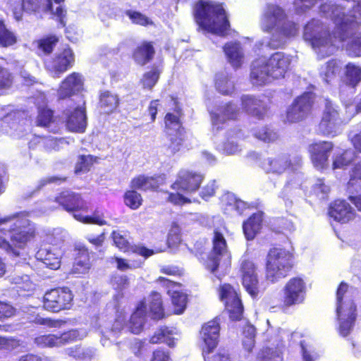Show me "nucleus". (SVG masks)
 Here are the masks:
<instances>
[{"label": "nucleus", "instance_id": "a18cd8bd", "mask_svg": "<svg viewBox=\"0 0 361 361\" xmlns=\"http://www.w3.org/2000/svg\"><path fill=\"white\" fill-rule=\"evenodd\" d=\"M168 293L171 295V302L174 307V313L176 314H182L186 307V295L175 290H169Z\"/></svg>", "mask_w": 361, "mask_h": 361}, {"label": "nucleus", "instance_id": "9d476101", "mask_svg": "<svg viewBox=\"0 0 361 361\" xmlns=\"http://www.w3.org/2000/svg\"><path fill=\"white\" fill-rule=\"evenodd\" d=\"M345 123L341 106L329 99L324 100L321 121L317 127L319 133L334 137L341 133Z\"/></svg>", "mask_w": 361, "mask_h": 361}, {"label": "nucleus", "instance_id": "dca6fc26", "mask_svg": "<svg viewBox=\"0 0 361 361\" xmlns=\"http://www.w3.org/2000/svg\"><path fill=\"white\" fill-rule=\"evenodd\" d=\"M83 335L76 329L64 332L60 334H46L37 336L35 343L39 348L61 347L78 339H81Z\"/></svg>", "mask_w": 361, "mask_h": 361}, {"label": "nucleus", "instance_id": "e433bc0d", "mask_svg": "<svg viewBox=\"0 0 361 361\" xmlns=\"http://www.w3.org/2000/svg\"><path fill=\"white\" fill-rule=\"evenodd\" d=\"M159 185V180L157 178L149 177L145 176H138L134 178L130 182V187L133 189L141 190H153L157 189Z\"/></svg>", "mask_w": 361, "mask_h": 361}, {"label": "nucleus", "instance_id": "e2e57ef3", "mask_svg": "<svg viewBox=\"0 0 361 361\" xmlns=\"http://www.w3.org/2000/svg\"><path fill=\"white\" fill-rule=\"evenodd\" d=\"M159 78V72L157 68L146 73L142 80L144 87L152 89L158 81Z\"/></svg>", "mask_w": 361, "mask_h": 361}, {"label": "nucleus", "instance_id": "5fc2aeb1", "mask_svg": "<svg viewBox=\"0 0 361 361\" xmlns=\"http://www.w3.org/2000/svg\"><path fill=\"white\" fill-rule=\"evenodd\" d=\"M354 159V153L351 150H346L335 157L333 161V169H341L348 165Z\"/></svg>", "mask_w": 361, "mask_h": 361}, {"label": "nucleus", "instance_id": "603ef678", "mask_svg": "<svg viewBox=\"0 0 361 361\" xmlns=\"http://www.w3.org/2000/svg\"><path fill=\"white\" fill-rule=\"evenodd\" d=\"M281 353L276 348H266L257 355V361H282Z\"/></svg>", "mask_w": 361, "mask_h": 361}, {"label": "nucleus", "instance_id": "6ab92c4d", "mask_svg": "<svg viewBox=\"0 0 361 361\" xmlns=\"http://www.w3.org/2000/svg\"><path fill=\"white\" fill-rule=\"evenodd\" d=\"M240 112L238 106L232 102L221 104L216 111L210 112L212 130L218 132L226 121L236 119Z\"/></svg>", "mask_w": 361, "mask_h": 361}, {"label": "nucleus", "instance_id": "680f3d73", "mask_svg": "<svg viewBox=\"0 0 361 361\" xmlns=\"http://www.w3.org/2000/svg\"><path fill=\"white\" fill-rule=\"evenodd\" d=\"M37 125L43 127H49L53 122V112L49 109H40L37 116Z\"/></svg>", "mask_w": 361, "mask_h": 361}, {"label": "nucleus", "instance_id": "393cba45", "mask_svg": "<svg viewBox=\"0 0 361 361\" xmlns=\"http://www.w3.org/2000/svg\"><path fill=\"white\" fill-rule=\"evenodd\" d=\"M61 251L56 247L49 244L41 245L36 252L35 257L51 269H57L61 264Z\"/></svg>", "mask_w": 361, "mask_h": 361}, {"label": "nucleus", "instance_id": "58836bf2", "mask_svg": "<svg viewBox=\"0 0 361 361\" xmlns=\"http://www.w3.org/2000/svg\"><path fill=\"white\" fill-rule=\"evenodd\" d=\"M216 88L223 94H231L234 92V81L227 74L218 73L216 75Z\"/></svg>", "mask_w": 361, "mask_h": 361}, {"label": "nucleus", "instance_id": "7ed1b4c3", "mask_svg": "<svg viewBox=\"0 0 361 361\" xmlns=\"http://www.w3.org/2000/svg\"><path fill=\"white\" fill-rule=\"evenodd\" d=\"M263 32L271 35L266 47L278 49L284 46L291 38L299 32V25L288 19L283 8L276 4H268L264 8L259 20Z\"/></svg>", "mask_w": 361, "mask_h": 361}, {"label": "nucleus", "instance_id": "79ce46f5", "mask_svg": "<svg viewBox=\"0 0 361 361\" xmlns=\"http://www.w3.org/2000/svg\"><path fill=\"white\" fill-rule=\"evenodd\" d=\"M168 134L170 142L166 147V154L170 157L180 150L185 138V132L179 131V133H176L174 135L169 132Z\"/></svg>", "mask_w": 361, "mask_h": 361}, {"label": "nucleus", "instance_id": "6e6552de", "mask_svg": "<svg viewBox=\"0 0 361 361\" xmlns=\"http://www.w3.org/2000/svg\"><path fill=\"white\" fill-rule=\"evenodd\" d=\"M56 202L67 212H73V217L83 224H94L100 226L106 224L103 214L98 210H96L92 216L83 215L78 212V211L87 212L88 209L87 203L79 194L68 190L63 191L56 197Z\"/></svg>", "mask_w": 361, "mask_h": 361}, {"label": "nucleus", "instance_id": "1a4fd4ad", "mask_svg": "<svg viewBox=\"0 0 361 361\" xmlns=\"http://www.w3.org/2000/svg\"><path fill=\"white\" fill-rule=\"evenodd\" d=\"M293 265V255L289 251L282 248L271 249L267 259V279L275 283L285 278Z\"/></svg>", "mask_w": 361, "mask_h": 361}, {"label": "nucleus", "instance_id": "b1692460", "mask_svg": "<svg viewBox=\"0 0 361 361\" xmlns=\"http://www.w3.org/2000/svg\"><path fill=\"white\" fill-rule=\"evenodd\" d=\"M333 148L331 142H319L309 147L312 161L317 169H323L328 164L329 153Z\"/></svg>", "mask_w": 361, "mask_h": 361}, {"label": "nucleus", "instance_id": "bf43d9fd", "mask_svg": "<svg viewBox=\"0 0 361 361\" xmlns=\"http://www.w3.org/2000/svg\"><path fill=\"white\" fill-rule=\"evenodd\" d=\"M126 15L129 17L131 21L140 25H147L149 24H152V22L150 20L149 18L142 14L140 12L127 10L125 12Z\"/></svg>", "mask_w": 361, "mask_h": 361}, {"label": "nucleus", "instance_id": "de8ad7c7", "mask_svg": "<svg viewBox=\"0 0 361 361\" xmlns=\"http://www.w3.org/2000/svg\"><path fill=\"white\" fill-rule=\"evenodd\" d=\"M181 115L180 110H176L174 113H167L165 116V125L168 130H173L175 133L179 131L185 132L182 128L180 121Z\"/></svg>", "mask_w": 361, "mask_h": 361}, {"label": "nucleus", "instance_id": "aec40b11", "mask_svg": "<svg viewBox=\"0 0 361 361\" xmlns=\"http://www.w3.org/2000/svg\"><path fill=\"white\" fill-rule=\"evenodd\" d=\"M74 63L73 51L66 48L61 51L57 52L54 59L46 62L47 70L51 73L53 77L59 78L71 68Z\"/></svg>", "mask_w": 361, "mask_h": 361}, {"label": "nucleus", "instance_id": "c756f323", "mask_svg": "<svg viewBox=\"0 0 361 361\" xmlns=\"http://www.w3.org/2000/svg\"><path fill=\"white\" fill-rule=\"evenodd\" d=\"M147 316V305L140 302L133 313L130 321V330L134 334H137L142 330Z\"/></svg>", "mask_w": 361, "mask_h": 361}, {"label": "nucleus", "instance_id": "a878e982", "mask_svg": "<svg viewBox=\"0 0 361 361\" xmlns=\"http://www.w3.org/2000/svg\"><path fill=\"white\" fill-rule=\"evenodd\" d=\"M126 318L118 315L113 323L106 322L101 329V343L103 346H108L114 341L124 329Z\"/></svg>", "mask_w": 361, "mask_h": 361}, {"label": "nucleus", "instance_id": "f8f14e48", "mask_svg": "<svg viewBox=\"0 0 361 361\" xmlns=\"http://www.w3.org/2000/svg\"><path fill=\"white\" fill-rule=\"evenodd\" d=\"M314 101V95L310 92L296 97L286 109L284 122L296 123L305 120L311 113Z\"/></svg>", "mask_w": 361, "mask_h": 361}, {"label": "nucleus", "instance_id": "39448f33", "mask_svg": "<svg viewBox=\"0 0 361 361\" xmlns=\"http://www.w3.org/2000/svg\"><path fill=\"white\" fill-rule=\"evenodd\" d=\"M291 59L283 52H276L269 59L259 57L253 61L250 70V80L255 85H264L274 80L284 78Z\"/></svg>", "mask_w": 361, "mask_h": 361}, {"label": "nucleus", "instance_id": "bb28decb", "mask_svg": "<svg viewBox=\"0 0 361 361\" xmlns=\"http://www.w3.org/2000/svg\"><path fill=\"white\" fill-rule=\"evenodd\" d=\"M82 75L77 73H73L62 82L58 90L59 98L63 99L78 94L82 90Z\"/></svg>", "mask_w": 361, "mask_h": 361}, {"label": "nucleus", "instance_id": "5701e85b", "mask_svg": "<svg viewBox=\"0 0 361 361\" xmlns=\"http://www.w3.org/2000/svg\"><path fill=\"white\" fill-rule=\"evenodd\" d=\"M240 271L243 286L255 297L258 293V276L255 264L252 261L245 259L242 261Z\"/></svg>", "mask_w": 361, "mask_h": 361}, {"label": "nucleus", "instance_id": "a211bd4d", "mask_svg": "<svg viewBox=\"0 0 361 361\" xmlns=\"http://www.w3.org/2000/svg\"><path fill=\"white\" fill-rule=\"evenodd\" d=\"M283 302L286 306L302 303L305 298L306 284L298 277L290 279L283 288Z\"/></svg>", "mask_w": 361, "mask_h": 361}, {"label": "nucleus", "instance_id": "4c0bfd02", "mask_svg": "<svg viewBox=\"0 0 361 361\" xmlns=\"http://www.w3.org/2000/svg\"><path fill=\"white\" fill-rule=\"evenodd\" d=\"M149 314L152 319H159L164 317V309L161 295L154 292L148 298Z\"/></svg>", "mask_w": 361, "mask_h": 361}, {"label": "nucleus", "instance_id": "cd10ccee", "mask_svg": "<svg viewBox=\"0 0 361 361\" xmlns=\"http://www.w3.org/2000/svg\"><path fill=\"white\" fill-rule=\"evenodd\" d=\"M329 215L335 221L345 224L352 220L355 212L351 206L344 200H336L329 209Z\"/></svg>", "mask_w": 361, "mask_h": 361}, {"label": "nucleus", "instance_id": "a19ab883", "mask_svg": "<svg viewBox=\"0 0 361 361\" xmlns=\"http://www.w3.org/2000/svg\"><path fill=\"white\" fill-rule=\"evenodd\" d=\"M347 188L350 193L361 188V161L355 164L350 171Z\"/></svg>", "mask_w": 361, "mask_h": 361}, {"label": "nucleus", "instance_id": "2f4dec72", "mask_svg": "<svg viewBox=\"0 0 361 361\" xmlns=\"http://www.w3.org/2000/svg\"><path fill=\"white\" fill-rule=\"evenodd\" d=\"M262 213L257 212L253 214L246 221L243 223V229L245 238L248 240H252L257 233L262 228Z\"/></svg>", "mask_w": 361, "mask_h": 361}, {"label": "nucleus", "instance_id": "f03ea898", "mask_svg": "<svg viewBox=\"0 0 361 361\" xmlns=\"http://www.w3.org/2000/svg\"><path fill=\"white\" fill-rule=\"evenodd\" d=\"M25 212L0 219V249L16 257L34 237L35 228Z\"/></svg>", "mask_w": 361, "mask_h": 361}, {"label": "nucleus", "instance_id": "864d4df0", "mask_svg": "<svg viewBox=\"0 0 361 361\" xmlns=\"http://www.w3.org/2000/svg\"><path fill=\"white\" fill-rule=\"evenodd\" d=\"M142 199L140 193L134 190L127 191L124 195V202L132 209H138L142 204Z\"/></svg>", "mask_w": 361, "mask_h": 361}, {"label": "nucleus", "instance_id": "052dcab7", "mask_svg": "<svg viewBox=\"0 0 361 361\" xmlns=\"http://www.w3.org/2000/svg\"><path fill=\"white\" fill-rule=\"evenodd\" d=\"M12 81L11 73L0 63V95L11 86Z\"/></svg>", "mask_w": 361, "mask_h": 361}, {"label": "nucleus", "instance_id": "20e7f679", "mask_svg": "<svg viewBox=\"0 0 361 361\" xmlns=\"http://www.w3.org/2000/svg\"><path fill=\"white\" fill-rule=\"evenodd\" d=\"M302 165V159L300 155L290 157L286 154L264 158L260 167L266 173L281 176L290 169L293 177L290 178L281 192V197L287 207L292 206L293 190L298 189L302 183L304 175L300 171Z\"/></svg>", "mask_w": 361, "mask_h": 361}, {"label": "nucleus", "instance_id": "49530a36", "mask_svg": "<svg viewBox=\"0 0 361 361\" xmlns=\"http://www.w3.org/2000/svg\"><path fill=\"white\" fill-rule=\"evenodd\" d=\"M252 133L255 137L264 142H274L279 137L278 133L276 131L267 126L252 129Z\"/></svg>", "mask_w": 361, "mask_h": 361}, {"label": "nucleus", "instance_id": "c9c22d12", "mask_svg": "<svg viewBox=\"0 0 361 361\" xmlns=\"http://www.w3.org/2000/svg\"><path fill=\"white\" fill-rule=\"evenodd\" d=\"M154 54V49L151 42H144L134 51L133 57L137 63L145 65L151 61Z\"/></svg>", "mask_w": 361, "mask_h": 361}, {"label": "nucleus", "instance_id": "13d9d810", "mask_svg": "<svg viewBox=\"0 0 361 361\" xmlns=\"http://www.w3.org/2000/svg\"><path fill=\"white\" fill-rule=\"evenodd\" d=\"M58 39L55 36H50L38 41L39 50L45 54H50L55 47Z\"/></svg>", "mask_w": 361, "mask_h": 361}, {"label": "nucleus", "instance_id": "0eeeda50", "mask_svg": "<svg viewBox=\"0 0 361 361\" xmlns=\"http://www.w3.org/2000/svg\"><path fill=\"white\" fill-rule=\"evenodd\" d=\"M336 314L339 322V333L345 337L350 334L356 319V306L353 291L341 283L336 293Z\"/></svg>", "mask_w": 361, "mask_h": 361}, {"label": "nucleus", "instance_id": "9b49d317", "mask_svg": "<svg viewBox=\"0 0 361 361\" xmlns=\"http://www.w3.org/2000/svg\"><path fill=\"white\" fill-rule=\"evenodd\" d=\"M219 329V323L217 319L207 322L202 328L200 335L205 345L202 350L205 361H231L228 353L224 350L210 356L212 350L218 344Z\"/></svg>", "mask_w": 361, "mask_h": 361}, {"label": "nucleus", "instance_id": "09e8293b", "mask_svg": "<svg viewBox=\"0 0 361 361\" xmlns=\"http://www.w3.org/2000/svg\"><path fill=\"white\" fill-rule=\"evenodd\" d=\"M17 37L14 32L10 30L2 20H0V46L8 47L15 44Z\"/></svg>", "mask_w": 361, "mask_h": 361}, {"label": "nucleus", "instance_id": "f257e3e1", "mask_svg": "<svg viewBox=\"0 0 361 361\" xmlns=\"http://www.w3.org/2000/svg\"><path fill=\"white\" fill-rule=\"evenodd\" d=\"M321 13L335 24L331 35L326 27L319 20L313 19L304 27L303 38L309 42L319 58H324L336 51L338 43L345 41L353 34L355 27L361 25V1L346 14L341 3H324L320 6Z\"/></svg>", "mask_w": 361, "mask_h": 361}, {"label": "nucleus", "instance_id": "338daca9", "mask_svg": "<svg viewBox=\"0 0 361 361\" xmlns=\"http://www.w3.org/2000/svg\"><path fill=\"white\" fill-rule=\"evenodd\" d=\"M16 117L15 112L11 106H0V121L3 123H9Z\"/></svg>", "mask_w": 361, "mask_h": 361}, {"label": "nucleus", "instance_id": "473e14b6", "mask_svg": "<svg viewBox=\"0 0 361 361\" xmlns=\"http://www.w3.org/2000/svg\"><path fill=\"white\" fill-rule=\"evenodd\" d=\"M224 51L232 66L239 68L242 65L243 53L240 43H227L224 47Z\"/></svg>", "mask_w": 361, "mask_h": 361}, {"label": "nucleus", "instance_id": "8fccbe9b", "mask_svg": "<svg viewBox=\"0 0 361 361\" xmlns=\"http://www.w3.org/2000/svg\"><path fill=\"white\" fill-rule=\"evenodd\" d=\"M345 75L347 82L354 87L361 81V68L349 63L345 66Z\"/></svg>", "mask_w": 361, "mask_h": 361}, {"label": "nucleus", "instance_id": "2eb2a0df", "mask_svg": "<svg viewBox=\"0 0 361 361\" xmlns=\"http://www.w3.org/2000/svg\"><path fill=\"white\" fill-rule=\"evenodd\" d=\"M213 249L207 261L206 267L213 274H215L220 265L221 260L224 259V264L227 266L230 256L226 250V242L221 233L215 230L213 238Z\"/></svg>", "mask_w": 361, "mask_h": 361}, {"label": "nucleus", "instance_id": "72a5a7b5", "mask_svg": "<svg viewBox=\"0 0 361 361\" xmlns=\"http://www.w3.org/2000/svg\"><path fill=\"white\" fill-rule=\"evenodd\" d=\"M178 334L175 329L169 327H161L157 330L154 336L150 338V343H165L169 347H173L175 345V341L178 339Z\"/></svg>", "mask_w": 361, "mask_h": 361}, {"label": "nucleus", "instance_id": "ddd939ff", "mask_svg": "<svg viewBox=\"0 0 361 361\" xmlns=\"http://www.w3.org/2000/svg\"><path fill=\"white\" fill-rule=\"evenodd\" d=\"M64 0H23L22 6L24 11L32 13L39 11L50 12L59 18L60 24L66 25V10L61 4Z\"/></svg>", "mask_w": 361, "mask_h": 361}, {"label": "nucleus", "instance_id": "0e129e2a", "mask_svg": "<svg viewBox=\"0 0 361 361\" xmlns=\"http://www.w3.org/2000/svg\"><path fill=\"white\" fill-rule=\"evenodd\" d=\"M300 347L303 361H315L319 357L318 354L314 350L313 347L307 344L305 341H301Z\"/></svg>", "mask_w": 361, "mask_h": 361}, {"label": "nucleus", "instance_id": "7c9ffc66", "mask_svg": "<svg viewBox=\"0 0 361 361\" xmlns=\"http://www.w3.org/2000/svg\"><path fill=\"white\" fill-rule=\"evenodd\" d=\"M341 71V63L340 61L331 59L323 65L319 70L320 77L323 81L330 83L340 74Z\"/></svg>", "mask_w": 361, "mask_h": 361}, {"label": "nucleus", "instance_id": "f704fd0d", "mask_svg": "<svg viewBox=\"0 0 361 361\" xmlns=\"http://www.w3.org/2000/svg\"><path fill=\"white\" fill-rule=\"evenodd\" d=\"M69 142L65 138L56 137H35L29 143L30 148H34L35 145L44 147L47 150H59L63 145H68Z\"/></svg>", "mask_w": 361, "mask_h": 361}, {"label": "nucleus", "instance_id": "c03bdc74", "mask_svg": "<svg viewBox=\"0 0 361 361\" xmlns=\"http://www.w3.org/2000/svg\"><path fill=\"white\" fill-rule=\"evenodd\" d=\"M78 255L73 266V272L84 274L90 268L89 254L87 250L82 249L79 250Z\"/></svg>", "mask_w": 361, "mask_h": 361}, {"label": "nucleus", "instance_id": "774afa93", "mask_svg": "<svg viewBox=\"0 0 361 361\" xmlns=\"http://www.w3.org/2000/svg\"><path fill=\"white\" fill-rule=\"evenodd\" d=\"M329 191V187L324 183L323 180H317L314 186V192L320 199H325Z\"/></svg>", "mask_w": 361, "mask_h": 361}, {"label": "nucleus", "instance_id": "4468645a", "mask_svg": "<svg viewBox=\"0 0 361 361\" xmlns=\"http://www.w3.org/2000/svg\"><path fill=\"white\" fill-rule=\"evenodd\" d=\"M73 299V295L68 288H54L45 293L43 297V307L49 312H59L63 310L70 309Z\"/></svg>", "mask_w": 361, "mask_h": 361}, {"label": "nucleus", "instance_id": "c85d7f7f", "mask_svg": "<svg viewBox=\"0 0 361 361\" xmlns=\"http://www.w3.org/2000/svg\"><path fill=\"white\" fill-rule=\"evenodd\" d=\"M86 119L85 109L78 107L68 115L66 121L67 128L73 132L82 133L85 131L87 126Z\"/></svg>", "mask_w": 361, "mask_h": 361}, {"label": "nucleus", "instance_id": "3c124183", "mask_svg": "<svg viewBox=\"0 0 361 361\" xmlns=\"http://www.w3.org/2000/svg\"><path fill=\"white\" fill-rule=\"evenodd\" d=\"M255 328L250 324L246 325L243 329V345L248 353H250L255 347Z\"/></svg>", "mask_w": 361, "mask_h": 361}, {"label": "nucleus", "instance_id": "423d86ee", "mask_svg": "<svg viewBox=\"0 0 361 361\" xmlns=\"http://www.w3.org/2000/svg\"><path fill=\"white\" fill-rule=\"evenodd\" d=\"M195 18L200 28L219 36H224L230 27L222 5L213 1H200L195 6Z\"/></svg>", "mask_w": 361, "mask_h": 361}, {"label": "nucleus", "instance_id": "4d7b16f0", "mask_svg": "<svg viewBox=\"0 0 361 361\" xmlns=\"http://www.w3.org/2000/svg\"><path fill=\"white\" fill-rule=\"evenodd\" d=\"M93 164V157L91 155H81L78 158V161L75 166V172L81 173L87 172L90 170Z\"/></svg>", "mask_w": 361, "mask_h": 361}, {"label": "nucleus", "instance_id": "f3484780", "mask_svg": "<svg viewBox=\"0 0 361 361\" xmlns=\"http://www.w3.org/2000/svg\"><path fill=\"white\" fill-rule=\"evenodd\" d=\"M219 296L225 304L226 309L229 312L232 320L241 319L243 307L242 302L233 288L229 284H224L220 287Z\"/></svg>", "mask_w": 361, "mask_h": 361}, {"label": "nucleus", "instance_id": "6e6d98bb", "mask_svg": "<svg viewBox=\"0 0 361 361\" xmlns=\"http://www.w3.org/2000/svg\"><path fill=\"white\" fill-rule=\"evenodd\" d=\"M224 198L228 201V206L234 209L240 214L249 207L247 203L237 199L233 194H228Z\"/></svg>", "mask_w": 361, "mask_h": 361}, {"label": "nucleus", "instance_id": "ea45409f", "mask_svg": "<svg viewBox=\"0 0 361 361\" xmlns=\"http://www.w3.org/2000/svg\"><path fill=\"white\" fill-rule=\"evenodd\" d=\"M118 97L109 91H106L100 95V106L104 113L113 112L118 105Z\"/></svg>", "mask_w": 361, "mask_h": 361}, {"label": "nucleus", "instance_id": "69168bd1", "mask_svg": "<svg viewBox=\"0 0 361 361\" xmlns=\"http://www.w3.org/2000/svg\"><path fill=\"white\" fill-rule=\"evenodd\" d=\"M11 281L18 286L19 288L25 290H31L34 284L30 281L28 275L15 276L11 278Z\"/></svg>", "mask_w": 361, "mask_h": 361}, {"label": "nucleus", "instance_id": "4be33fe9", "mask_svg": "<svg viewBox=\"0 0 361 361\" xmlns=\"http://www.w3.org/2000/svg\"><path fill=\"white\" fill-rule=\"evenodd\" d=\"M203 177L200 173L182 170L178 173V178L172 185V188L192 193L199 189Z\"/></svg>", "mask_w": 361, "mask_h": 361}, {"label": "nucleus", "instance_id": "37998d69", "mask_svg": "<svg viewBox=\"0 0 361 361\" xmlns=\"http://www.w3.org/2000/svg\"><path fill=\"white\" fill-rule=\"evenodd\" d=\"M353 34L348 38L350 40L348 42L345 46V50L348 54L353 57L361 56V33L353 36ZM347 39L345 40V42ZM344 42V41H343ZM343 43V42H342ZM341 42L338 43V47L336 50L339 47Z\"/></svg>", "mask_w": 361, "mask_h": 361}, {"label": "nucleus", "instance_id": "412c9836", "mask_svg": "<svg viewBox=\"0 0 361 361\" xmlns=\"http://www.w3.org/2000/svg\"><path fill=\"white\" fill-rule=\"evenodd\" d=\"M240 102L243 110L249 116L258 120H263L267 115V105L260 96L243 94Z\"/></svg>", "mask_w": 361, "mask_h": 361}]
</instances>
